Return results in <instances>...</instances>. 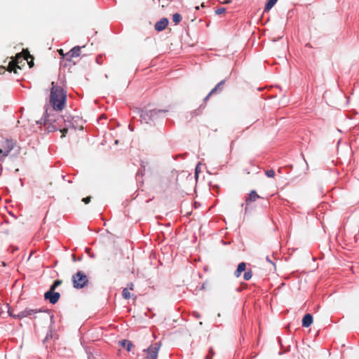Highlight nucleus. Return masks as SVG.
I'll return each mask as SVG.
<instances>
[{
	"instance_id": "f257e3e1",
	"label": "nucleus",
	"mask_w": 359,
	"mask_h": 359,
	"mask_svg": "<svg viewBox=\"0 0 359 359\" xmlns=\"http://www.w3.org/2000/svg\"><path fill=\"white\" fill-rule=\"evenodd\" d=\"M65 122L63 117L57 116L56 117L54 113L49 111L48 108L46 109L43 117L39 121L40 124H43L47 127L48 131L54 132L55 130H60L62 133V137L67 133V128L62 127V123Z\"/></svg>"
},
{
	"instance_id": "f03ea898",
	"label": "nucleus",
	"mask_w": 359,
	"mask_h": 359,
	"mask_svg": "<svg viewBox=\"0 0 359 359\" xmlns=\"http://www.w3.org/2000/svg\"><path fill=\"white\" fill-rule=\"evenodd\" d=\"M52 88L50 95V104L52 109L49 111H62L66 104L67 95L64 89L59 86H54V82H52Z\"/></svg>"
},
{
	"instance_id": "7ed1b4c3",
	"label": "nucleus",
	"mask_w": 359,
	"mask_h": 359,
	"mask_svg": "<svg viewBox=\"0 0 359 359\" xmlns=\"http://www.w3.org/2000/svg\"><path fill=\"white\" fill-rule=\"evenodd\" d=\"M73 287L75 289H82L89 282L88 276L82 271H78L72 278Z\"/></svg>"
},
{
	"instance_id": "20e7f679",
	"label": "nucleus",
	"mask_w": 359,
	"mask_h": 359,
	"mask_svg": "<svg viewBox=\"0 0 359 359\" xmlns=\"http://www.w3.org/2000/svg\"><path fill=\"white\" fill-rule=\"evenodd\" d=\"M14 148V143L11 140H6L0 147V162H3L5 158Z\"/></svg>"
},
{
	"instance_id": "39448f33",
	"label": "nucleus",
	"mask_w": 359,
	"mask_h": 359,
	"mask_svg": "<svg viewBox=\"0 0 359 359\" xmlns=\"http://www.w3.org/2000/svg\"><path fill=\"white\" fill-rule=\"evenodd\" d=\"M161 343L157 342L144 349V352L146 353L145 359H157Z\"/></svg>"
},
{
	"instance_id": "423d86ee",
	"label": "nucleus",
	"mask_w": 359,
	"mask_h": 359,
	"mask_svg": "<svg viewBox=\"0 0 359 359\" xmlns=\"http://www.w3.org/2000/svg\"><path fill=\"white\" fill-rule=\"evenodd\" d=\"M41 309H33L29 308H26L25 310L20 311L18 314H10L11 316H13L15 318L18 319H22L23 318L26 317H30L32 315H34L39 312H41Z\"/></svg>"
},
{
	"instance_id": "0eeeda50",
	"label": "nucleus",
	"mask_w": 359,
	"mask_h": 359,
	"mask_svg": "<svg viewBox=\"0 0 359 359\" xmlns=\"http://www.w3.org/2000/svg\"><path fill=\"white\" fill-rule=\"evenodd\" d=\"M60 297V294L59 292H55L52 290L47 291L44 294V298L46 300H48L49 302L52 304H55L57 302Z\"/></svg>"
},
{
	"instance_id": "6e6552de",
	"label": "nucleus",
	"mask_w": 359,
	"mask_h": 359,
	"mask_svg": "<svg viewBox=\"0 0 359 359\" xmlns=\"http://www.w3.org/2000/svg\"><path fill=\"white\" fill-rule=\"evenodd\" d=\"M140 118L142 121H144L146 123L154 121L152 118V114L150 110H142L140 112Z\"/></svg>"
},
{
	"instance_id": "1a4fd4ad",
	"label": "nucleus",
	"mask_w": 359,
	"mask_h": 359,
	"mask_svg": "<svg viewBox=\"0 0 359 359\" xmlns=\"http://www.w3.org/2000/svg\"><path fill=\"white\" fill-rule=\"evenodd\" d=\"M152 114V118L154 121L157 120L160 118H163L165 116V114L166 112H168V110L165 109H151L150 110Z\"/></svg>"
},
{
	"instance_id": "9d476101",
	"label": "nucleus",
	"mask_w": 359,
	"mask_h": 359,
	"mask_svg": "<svg viewBox=\"0 0 359 359\" xmlns=\"http://www.w3.org/2000/svg\"><path fill=\"white\" fill-rule=\"evenodd\" d=\"M168 25V20L165 18H161L155 25V29L160 32L166 28Z\"/></svg>"
},
{
	"instance_id": "9b49d317",
	"label": "nucleus",
	"mask_w": 359,
	"mask_h": 359,
	"mask_svg": "<svg viewBox=\"0 0 359 359\" xmlns=\"http://www.w3.org/2000/svg\"><path fill=\"white\" fill-rule=\"evenodd\" d=\"M313 323V316L311 313H306L302 319V326L309 327Z\"/></svg>"
},
{
	"instance_id": "f8f14e48",
	"label": "nucleus",
	"mask_w": 359,
	"mask_h": 359,
	"mask_svg": "<svg viewBox=\"0 0 359 359\" xmlns=\"http://www.w3.org/2000/svg\"><path fill=\"white\" fill-rule=\"evenodd\" d=\"M260 198V196L257 194L255 190L250 191L248 194V196L245 199V203H249L253 201H255L257 198Z\"/></svg>"
},
{
	"instance_id": "ddd939ff",
	"label": "nucleus",
	"mask_w": 359,
	"mask_h": 359,
	"mask_svg": "<svg viewBox=\"0 0 359 359\" xmlns=\"http://www.w3.org/2000/svg\"><path fill=\"white\" fill-rule=\"evenodd\" d=\"M245 268H246V264L245 262H241L240 264H238L237 269L234 272V276L236 278L240 277L241 275V273L243 271H245Z\"/></svg>"
},
{
	"instance_id": "4468645a",
	"label": "nucleus",
	"mask_w": 359,
	"mask_h": 359,
	"mask_svg": "<svg viewBox=\"0 0 359 359\" xmlns=\"http://www.w3.org/2000/svg\"><path fill=\"white\" fill-rule=\"evenodd\" d=\"M120 344L121 345L126 348V349L128 351H131V348H133V344L129 341V340H127V339H123L122 341H120Z\"/></svg>"
},
{
	"instance_id": "2eb2a0df",
	"label": "nucleus",
	"mask_w": 359,
	"mask_h": 359,
	"mask_svg": "<svg viewBox=\"0 0 359 359\" xmlns=\"http://www.w3.org/2000/svg\"><path fill=\"white\" fill-rule=\"evenodd\" d=\"M81 47L79 46L74 47L70 50V55H72L74 57L79 56L81 53Z\"/></svg>"
},
{
	"instance_id": "dca6fc26",
	"label": "nucleus",
	"mask_w": 359,
	"mask_h": 359,
	"mask_svg": "<svg viewBox=\"0 0 359 359\" xmlns=\"http://www.w3.org/2000/svg\"><path fill=\"white\" fill-rule=\"evenodd\" d=\"M225 83V80H222L220 82H219L215 86L214 88H212L211 90V91L210 92V95H212L214 94L215 93H216L217 90H219L221 91L222 90V86Z\"/></svg>"
},
{
	"instance_id": "f3484780",
	"label": "nucleus",
	"mask_w": 359,
	"mask_h": 359,
	"mask_svg": "<svg viewBox=\"0 0 359 359\" xmlns=\"http://www.w3.org/2000/svg\"><path fill=\"white\" fill-rule=\"evenodd\" d=\"M278 0H268L264 8L265 11H269L276 4Z\"/></svg>"
},
{
	"instance_id": "a211bd4d",
	"label": "nucleus",
	"mask_w": 359,
	"mask_h": 359,
	"mask_svg": "<svg viewBox=\"0 0 359 359\" xmlns=\"http://www.w3.org/2000/svg\"><path fill=\"white\" fill-rule=\"evenodd\" d=\"M181 20H182V16H181L180 14H179L177 13L173 14V15H172V21L175 24H178L179 22H180Z\"/></svg>"
},
{
	"instance_id": "6ab92c4d",
	"label": "nucleus",
	"mask_w": 359,
	"mask_h": 359,
	"mask_svg": "<svg viewBox=\"0 0 359 359\" xmlns=\"http://www.w3.org/2000/svg\"><path fill=\"white\" fill-rule=\"evenodd\" d=\"M252 276V272L250 269H249V270L245 271L244 275H243V278L245 280H249L250 279H251Z\"/></svg>"
},
{
	"instance_id": "aec40b11",
	"label": "nucleus",
	"mask_w": 359,
	"mask_h": 359,
	"mask_svg": "<svg viewBox=\"0 0 359 359\" xmlns=\"http://www.w3.org/2000/svg\"><path fill=\"white\" fill-rule=\"evenodd\" d=\"M24 59L27 61V63H28L29 67H32L34 66V62L32 60V57L29 54H27L24 57Z\"/></svg>"
},
{
	"instance_id": "412c9836",
	"label": "nucleus",
	"mask_w": 359,
	"mask_h": 359,
	"mask_svg": "<svg viewBox=\"0 0 359 359\" xmlns=\"http://www.w3.org/2000/svg\"><path fill=\"white\" fill-rule=\"evenodd\" d=\"M62 283V281L60 280H55L53 283L51 285L50 287V290L54 291L55 288L59 286Z\"/></svg>"
},
{
	"instance_id": "4be33fe9",
	"label": "nucleus",
	"mask_w": 359,
	"mask_h": 359,
	"mask_svg": "<svg viewBox=\"0 0 359 359\" xmlns=\"http://www.w3.org/2000/svg\"><path fill=\"white\" fill-rule=\"evenodd\" d=\"M122 296L126 299H129L130 298V293L127 288H124L123 290Z\"/></svg>"
},
{
	"instance_id": "5701e85b",
	"label": "nucleus",
	"mask_w": 359,
	"mask_h": 359,
	"mask_svg": "<svg viewBox=\"0 0 359 359\" xmlns=\"http://www.w3.org/2000/svg\"><path fill=\"white\" fill-rule=\"evenodd\" d=\"M265 175L268 177H273L274 175H275V172L273 171V170L271 169V170H266L265 171Z\"/></svg>"
},
{
	"instance_id": "b1692460",
	"label": "nucleus",
	"mask_w": 359,
	"mask_h": 359,
	"mask_svg": "<svg viewBox=\"0 0 359 359\" xmlns=\"http://www.w3.org/2000/svg\"><path fill=\"white\" fill-rule=\"evenodd\" d=\"M225 11H226V8L222 7V8H217L215 11V13L217 15H221V14L224 13Z\"/></svg>"
},
{
	"instance_id": "393cba45",
	"label": "nucleus",
	"mask_w": 359,
	"mask_h": 359,
	"mask_svg": "<svg viewBox=\"0 0 359 359\" xmlns=\"http://www.w3.org/2000/svg\"><path fill=\"white\" fill-rule=\"evenodd\" d=\"M200 165H201V163H198V165H196V169H195V176L196 177H198V173L200 172Z\"/></svg>"
},
{
	"instance_id": "a878e982",
	"label": "nucleus",
	"mask_w": 359,
	"mask_h": 359,
	"mask_svg": "<svg viewBox=\"0 0 359 359\" xmlns=\"http://www.w3.org/2000/svg\"><path fill=\"white\" fill-rule=\"evenodd\" d=\"M65 57L67 60H70L71 58L74 57L72 55H70V50L69 52H67L65 55Z\"/></svg>"
},
{
	"instance_id": "bb28decb",
	"label": "nucleus",
	"mask_w": 359,
	"mask_h": 359,
	"mask_svg": "<svg viewBox=\"0 0 359 359\" xmlns=\"http://www.w3.org/2000/svg\"><path fill=\"white\" fill-rule=\"evenodd\" d=\"M82 201L85 203H88L90 201V197H86V198H83L82 199Z\"/></svg>"
},
{
	"instance_id": "cd10ccee",
	"label": "nucleus",
	"mask_w": 359,
	"mask_h": 359,
	"mask_svg": "<svg viewBox=\"0 0 359 359\" xmlns=\"http://www.w3.org/2000/svg\"><path fill=\"white\" fill-rule=\"evenodd\" d=\"M6 71V69L4 67H0V74H4Z\"/></svg>"
},
{
	"instance_id": "c85d7f7f",
	"label": "nucleus",
	"mask_w": 359,
	"mask_h": 359,
	"mask_svg": "<svg viewBox=\"0 0 359 359\" xmlns=\"http://www.w3.org/2000/svg\"><path fill=\"white\" fill-rule=\"evenodd\" d=\"M266 261H267V262H269V263H271V264L275 265V264H274V263L271 260V259L269 258V256H267V257H266Z\"/></svg>"
},
{
	"instance_id": "c756f323",
	"label": "nucleus",
	"mask_w": 359,
	"mask_h": 359,
	"mask_svg": "<svg viewBox=\"0 0 359 359\" xmlns=\"http://www.w3.org/2000/svg\"><path fill=\"white\" fill-rule=\"evenodd\" d=\"M194 316L197 318H201V315L198 312H194Z\"/></svg>"
},
{
	"instance_id": "7c9ffc66",
	"label": "nucleus",
	"mask_w": 359,
	"mask_h": 359,
	"mask_svg": "<svg viewBox=\"0 0 359 359\" xmlns=\"http://www.w3.org/2000/svg\"><path fill=\"white\" fill-rule=\"evenodd\" d=\"M212 95H210V93H208V95L204 98V102H206L209 97L211 96Z\"/></svg>"
},
{
	"instance_id": "2f4dec72",
	"label": "nucleus",
	"mask_w": 359,
	"mask_h": 359,
	"mask_svg": "<svg viewBox=\"0 0 359 359\" xmlns=\"http://www.w3.org/2000/svg\"><path fill=\"white\" fill-rule=\"evenodd\" d=\"M208 355H214V352H213V350L212 348H210L209 350V354Z\"/></svg>"
},
{
	"instance_id": "473e14b6",
	"label": "nucleus",
	"mask_w": 359,
	"mask_h": 359,
	"mask_svg": "<svg viewBox=\"0 0 359 359\" xmlns=\"http://www.w3.org/2000/svg\"><path fill=\"white\" fill-rule=\"evenodd\" d=\"M59 53H60V54L62 56V57H65V55L63 53V50H62V49H60V50H59Z\"/></svg>"
},
{
	"instance_id": "72a5a7b5",
	"label": "nucleus",
	"mask_w": 359,
	"mask_h": 359,
	"mask_svg": "<svg viewBox=\"0 0 359 359\" xmlns=\"http://www.w3.org/2000/svg\"><path fill=\"white\" fill-rule=\"evenodd\" d=\"M16 57H17V62L18 63V62H18V60H19V59H21V58H22V57H21L20 54H18V55H16Z\"/></svg>"
},
{
	"instance_id": "f704fd0d",
	"label": "nucleus",
	"mask_w": 359,
	"mask_h": 359,
	"mask_svg": "<svg viewBox=\"0 0 359 359\" xmlns=\"http://www.w3.org/2000/svg\"><path fill=\"white\" fill-rule=\"evenodd\" d=\"M141 168L144 170L145 169V165L143 162L141 163Z\"/></svg>"
},
{
	"instance_id": "c9c22d12",
	"label": "nucleus",
	"mask_w": 359,
	"mask_h": 359,
	"mask_svg": "<svg viewBox=\"0 0 359 359\" xmlns=\"http://www.w3.org/2000/svg\"><path fill=\"white\" fill-rule=\"evenodd\" d=\"M212 358V355H208L206 357H205V359H211Z\"/></svg>"
},
{
	"instance_id": "e433bc0d",
	"label": "nucleus",
	"mask_w": 359,
	"mask_h": 359,
	"mask_svg": "<svg viewBox=\"0 0 359 359\" xmlns=\"http://www.w3.org/2000/svg\"><path fill=\"white\" fill-rule=\"evenodd\" d=\"M200 289H201V290H202V289H205V284H203Z\"/></svg>"
},
{
	"instance_id": "4c0bfd02",
	"label": "nucleus",
	"mask_w": 359,
	"mask_h": 359,
	"mask_svg": "<svg viewBox=\"0 0 359 359\" xmlns=\"http://www.w3.org/2000/svg\"><path fill=\"white\" fill-rule=\"evenodd\" d=\"M48 335H47V336L46 337V338L44 339V340H43V343H45L46 340H47V339H48Z\"/></svg>"
},
{
	"instance_id": "58836bf2",
	"label": "nucleus",
	"mask_w": 359,
	"mask_h": 359,
	"mask_svg": "<svg viewBox=\"0 0 359 359\" xmlns=\"http://www.w3.org/2000/svg\"><path fill=\"white\" fill-rule=\"evenodd\" d=\"M96 61H97V63H99V61H100V59H99V57H97L96 58Z\"/></svg>"
},
{
	"instance_id": "ea45409f",
	"label": "nucleus",
	"mask_w": 359,
	"mask_h": 359,
	"mask_svg": "<svg viewBox=\"0 0 359 359\" xmlns=\"http://www.w3.org/2000/svg\"><path fill=\"white\" fill-rule=\"evenodd\" d=\"M96 61H97V63H99V61H100V59H99V57H97L96 58Z\"/></svg>"
},
{
	"instance_id": "a19ab883",
	"label": "nucleus",
	"mask_w": 359,
	"mask_h": 359,
	"mask_svg": "<svg viewBox=\"0 0 359 359\" xmlns=\"http://www.w3.org/2000/svg\"><path fill=\"white\" fill-rule=\"evenodd\" d=\"M138 174H140V175H143V174H142V170H140V171L138 172Z\"/></svg>"
},
{
	"instance_id": "79ce46f5",
	"label": "nucleus",
	"mask_w": 359,
	"mask_h": 359,
	"mask_svg": "<svg viewBox=\"0 0 359 359\" xmlns=\"http://www.w3.org/2000/svg\"><path fill=\"white\" fill-rule=\"evenodd\" d=\"M133 284H131V285L130 286V290H133Z\"/></svg>"
},
{
	"instance_id": "37998d69",
	"label": "nucleus",
	"mask_w": 359,
	"mask_h": 359,
	"mask_svg": "<svg viewBox=\"0 0 359 359\" xmlns=\"http://www.w3.org/2000/svg\"><path fill=\"white\" fill-rule=\"evenodd\" d=\"M129 128H130V129L131 130H133V129L132 128V127L129 126Z\"/></svg>"
}]
</instances>
